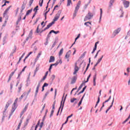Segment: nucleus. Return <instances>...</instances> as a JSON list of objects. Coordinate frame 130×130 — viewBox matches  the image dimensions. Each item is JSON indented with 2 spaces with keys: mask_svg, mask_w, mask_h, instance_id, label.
Segmentation results:
<instances>
[{
  "mask_svg": "<svg viewBox=\"0 0 130 130\" xmlns=\"http://www.w3.org/2000/svg\"><path fill=\"white\" fill-rule=\"evenodd\" d=\"M22 73H23L22 71L20 72V73L18 74V76L17 78V79H20V77H21V75H22Z\"/></svg>",
  "mask_w": 130,
  "mask_h": 130,
  "instance_id": "46",
  "label": "nucleus"
},
{
  "mask_svg": "<svg viewBox=\"0 0 130 130\" xmlns=\"http://www.w3.org/2000/svg\"><path fill=\"white\" fill-rule=\"evenodd\" d=\"M100 102V96H98V101L96 103L94 108H96L97 107V106H98V104H99Z\"/></svg>",
  "mask_w": 130,
  "mask_h": 130,
  "instance_id": "16",
  "label": "nucleus"
},
{
  "mask_svg": "<svg viewBox=\"0 0 130 130\" xmlns=\"http://www.w3.org/2000/svg\"><path fill=\"white\" fill-rule=\"evenodd\" d=\"M46 30H47V28H46V27L44 29H42V30L40 31V34L43 33V32H44V31H46Z\"/></svg>",
  "mask_w": 130,
  "mask_h": 130,
  "instance_id": "53",
  "label": "nucleus"
},
{
  "mask_svg": "<svg viewBox=\"0 0 130 130\" xmlns=\"http://www.w3.org/2000/svg\"><path fill=\"white\" fill-rule=\"evenodd\" d=\"M89 24L90 25H92V23L89 21H87V22L84 23V25L85 26H86L87 27H89Z\"/></svg>",
  "mask_w": 130,
  "mask_h": 130,
  "instance_id": "27",
  "label": "nucleus"
},
{
  "mask_svg": "<svg viewBox=\"0 0 130 130\" xmlns=\"http://www.w3.org/2000/svg\"><path fill=\"white\" fill-rule=\"evenodd\" d=\"M55 79V75H52L51 77V80L52 82H53V80Z\"/></svg>",
  "mask_w": 130,
  "mask_h": 130,
  "instance_id": "33",
  "label": "nucleus"
},
{
  "mask_svg": "<svg viewBox=\"0 0 130 130\" xmlns=\"http://www.w3.org/2000/svg\"><path fill=\"white\" fill-rule=\"evenodd\" d=\"M77 76H73V77L72 78L71 84H75V83H76V82L77 81Z\"/></svg>",
  "mask_w": 130,
  "mask_h": 130,
  "instance_id": "8",
  "label": "nucleus"
},
{
  "mask_svg": "<svg viewBox=\"0 0 130 130\" xmlns=\"http://www.w3.org/2000/svg\"><path fill=\"white\" fill-rule=\"evenodd\" d=\"M40 86H41V82H39L38 85L36 89L35 97L37 96V94H38V91H39V87H40Z\"/></svg>",
  "mask_w": 130,
  "mask_h": 130,
  "instance_id": "7",
  "label": "nucleus"
},
{
  "mask_svg": "<svg viewBox=\"0 0 130 130\" xmlns=\"http://www.w3.org/2000/svg\"><path fill=\"white\" fill-rule=\"evenodd\" d=\"M63 53V48H61L59 52V56H61Z\"/></svg>",
  "mask_w": 130,
  "mask_h": 130,
  "instance_id": "17",
  "label": "nucleus"
},
{
  "mask_svg": "<svg viewBox=\"0 0 130 130\" xmlns=\"http://www.w3.org/2000/svg\"><path fill=\"white\" fill-rule=\"evenodd\" d=\"M47 75H48V71H47L46 73H45V74L44 75V76L42 78V80H45V79H46L47 77Z\"/></svg>",
  "mask_w": 130,
  "mask_h": 130,
  "instance_id": "22",
  "label": "nucleus"
},
{
  "mask_svg": "<svg viewBox=\"0 0 130 130\" xmlns=\"http://www.w3.org/2000/svg\"><path fill=\"white\" fill-rule=\"evenodd\" d=\"M87 88V86H84L83 88V89H82V90H81V91H82V92H85V90H86V88Z\"/></svg>",
  "mask_w": 130,
  "mask_h": 130,
  "instance_id": "57",
  "label": "nucleus"
},
{
  "mask_svg": "<svg viewBox=\"0 0 130 130\" xmlns=\"http://www.w3.org/2000/svg\"><path fill=\"white\" fill-rule=\"evenodd\" d=\"M8 11H6V10H5V11H4V14H3L4 17H5V16H6V15H7V14L8 13Z\"/></svg>",
  "mask_w": 130,
  "mask_h": 130,
  "instance_id": "59",
  "label": "nucleus"
},
{
  "mask_svg": "<svg viewBox=\"0 0 130 130\" xmlns=\"http://www.w3.org/2000/svg\"><path fill=\"white\" fill-rule=\"evenodd\" d=\"M38 8H39V6H37L34 9V11H38V10H39V9H38Z\"/></svg>",
  "mask_w": 130,
  "mask_h": 130,
  "instance_id": "45",
  "label": "nucleus"
},
{
  "mask_svg": "<svg viewBox=\"0 0 130 130\" xmlns=\"http://www.w3.org/2000/svg\"><path fill=\"white\" fill-rule=\"evenodd\" d=\"M51 33H54V34H58L59 33V30L58 31H55L54 30H51Z\"/></svg>",
  "mask_w": 130,
  "mask_h": 130,
  "instance_id": "26",
  "label": "nucleus"
},
{
  "mask_svg": "<svg viewBox=\"0 0 130 130\" xmlns=\"http://www.w3.org/2000/svg\"><path fill=\"white\" fill-rule=\"evenodd\" d=\"M40 2H41L40 3ZM43 5V1H41V0H40V3H39L40 7H42Z\"/></svg>",
  "mask_w": 130,
  "mask_h": 130,
  "instance_id": "47",
  "label": "nucleus"
},
{
  "mask_svg": "<svg viewBox=\"0 0 130 130\" xmlns=\"http://www.w3.org/2000/svg\"><path fill=\"white\" fill-rule=\"evenodd\" d=\"M56 93H57V89H55V95H54V99L56 97Z\"/></svg>",
  "mask_w": 130,
  "mask_h": 130,
  "instance_id": "61",
  "label": "nucleus"
},
{
  "mask_svg": "<svg viewBox=\"0 0 130 130\" xmlns=\"http://www.w3.org/2000/svg\"><path fill=\"white\" fill-rule=\"evenodd\" d=\"M53 113H54V110H52L51 111V114L50 115V118L52 117L53 115Z\"/></svg>",
  "mask_w": 130,
  "mask_h": 130,
  "instance_id": "32",
  "label": "nucleus"
},
{
  "mask_svg": "<svg viewBox=\"0 0 130 130\" xmlns=\"http://www.w3.org/2000/svg\"><path fill=\"white\" fill-rule=\"evenodd\" d=\"M56 62H58V64L59 63H60V64H61L62 63V61H61V59H60V60L57 61Z\"/></svg>",
  "mask_w": 130,
  "mask_h": 130,
  "instance_id": "51",
  "label": "nucleus"
},
{
  "mask_svg": "<svg viewBox=\"0 0 130 130\" xmlns=\"http://www.w3.org/2000/svg\"><path fill=\"white\" fill-rule=\"evenodd\" d=\"M48 94H49V91L47 92L45 94V95L44 96L43 100H44V99H45V98H46V96H47V95H48Z\"/></svg>",
  "mask_w": 130,
  "mask_h": 130,
  "instance_id": "38",
  "label": "nucleus"
},
{
  "mask_svg": "<svg viewBox=\"0 0 130 130\" xmlns=\"http://www.w3.org/2000/svg\"><path fill=\"white\" fill-rule=\"evenodd\" d=\"M121 30V28H118L116 29H115L113 34V37H115V36H116V35H117V34H118V33H119V32H120V30Z\"/></svg>",
  "mask_w": 130,
  "mask_h": 130,
  "instance_id": "6",
  "label": "nucleus"
},
{
  "mask_svg": "<svg viewBox=\"0 0 130 130\" xmlns=\"http://www.w3.org/2000/svg\"><path fill=\"white\" fill-rule=\"evenodd\" d=\"M29 105V104H27L25 107L24 108L23 110H22V111H23V112H26L27 108H28V106Z\"/></svg>",
  "mask_w": 130,
  "mask_h": 130,
  "instance_id": "23",
  "label": "nucleus"
},
{
  "mask_svg": "<svg viewBox=\"0 0 130 130\" xmlns=\"http://www.w3.org/2000/svg\"><path fill=\"white\" fill-rule=\"evenodd\" d=\"M81 36V34H79L77 37L75 38V41H77L78 39L80 38V37Z\"/></svg>",
  "mask_w": 130,
  "mask_h": 130,
  "instance_id": "40",
  "label": "nucleus"
},
{
  "mask_svg": "<svg viewBox=\"0 0 130 130\" xmlns=\"http://www.w3.org/2000/svg\"><path fill=\"white\" fill-rule=\"evenodd\" d=\"M32 11H33V8H31L30 10H27V11L26 13V16H28L29 15H30V14H31V13H32Z\"/></svg>",
  "mask_w": 130,
  "mask_h": 130,
  "instance_id": "14",
  "label": "nucleus"
},
{
  "mask_svg": "<svg viewBox=\"0 0 130 130\" xmlns=\"http://www.w3.org/2000/svg\"><path fill=\"white\" fill-rule=\"evenodd\" d=\"M39 19H40V18H39V17L36 19V21L35 22L34 25L37 24V22H38V21H39Z\"/></svg>",
  "mask_w": 130,
  "mask_h": 130,
  "instance_id": "49",
  "label": "nucleus"
},
{
  "mask_svg": "<svg viewBox=\"0 0 130 130\" xmlns=\"http://www.w3.org/2000/svg\"><path fill=\"white\" fill-rule=\"evenodd\" d=\"M16 50H17V47H16V46H15V49L13 50L12 52H13V53H15V52H16Z\"/></svg>",
  "mask_w": 130,
  "mask_h": 130,
  "instance_id": "63",
  "label": "nucleus"
},
{
  "mask_svg": "<svg viewBox=\"0 0 130 130\" xmlns=\"http://www.w3.org/2000/svg\"><path fill=\"white\" fill-rule=\"evenodd\" d=\"M76 100H77V99L74 98L71 99L70 102H71V103H74L75 102V101H76Z\"/></svg>",
  "mask_w": 130,
  "mask_h": 130,
  "instance_id": "31",
  "label": "nucleus"
},
{
  "mask_svg": "<svg viewBox=\"0 0 130 130\" xmlns=\"http://www.w3.org/2000/svg\"><path fill=\"white\" fill-rule=\"evenodd\" d=\"M32 34H33V30H31L29 35H28V37H31V36H32Z\"/></svg>",
  "mask_w": 130,
  "mask_h": 130,
  "instance_id": "39",
  "label": "nucleus"
},
{
  "mask_svg": "<svg viewBox=\"0 0 130 130\" xmlns=\"http://www.w3.org/2000/svg\"><path fill=\"white\" fill-rule=\"evenodd\" d=\"M114 1L115 0H110L109 5L110 7H111L112 6H113V3H114Z\"/></svg>",
  "mask_w": 130,
  "mask_h": 130,
  "instance_id": "24",
  "label": "nucleus"
},
{
  "mask_svg": "<svg viewBox=\"0 0 130 130\" xmlns=\"http://www.w3.org/2000/svg\"><path fill=\"white\" fill-rule=\"evenodd\" d=\"M55 60V58L53 56H51L50 57V59L49 60V62H53Z\"/></svg>",
  "mask_w": 130,
  "mask_h": 130,
  "instance_id": "11",
  "label": "nucleus"
},
{
  "mask_svg": "<svg viewBox=\"0 0 130 130\" xmlns=\"http://www.w3.org/2000/svg\"><path fill=\"white\" fill-rule=\"evenodd\" d=\"M56 45V41H55L52 46L51 49H52V48H53V47H54V46H55Z\"/></svg>",
  "mask_w": 130,
  "mask_h": 130,
  "instance_id": "44",
  "label": "nucleus"
},
{
  "mask_svg": "<svg viewBox=\"0 0 130 130\" xmlns=\"http://www.w3.org/2000/svg\"><path fill=\"white\" fill-rule=\"evenodd\" d=\"M72 53V51L71 50H69L66 54L65 57L66 58H69L70 57V55H71V54Z\"/></svg>",
  "mask_w": 130,
  "mask_h": 130,
  "instance_id": "10",
  "label": "nucleus"
},
{
  "mask_svg": "<svg viewBox=\"0 0 130 130\" xmlns=\"http://www.w3.org/2000/svg\"><path fill=\"white\" fill-rule=\"evenodd\" d=\"M64 94H66V93L64 92L63 94V96L62 97V100L60 102V107H59L57 113L56 114L57 116H58V115L59 114V111H60V114H59V115H60V114H61V112H62V110H63V107L64 106V103L66 102V99H67V96H68V94H66L65 96V98L64 99V100H63V97H64ZM62 102H63V103H62ZM60 109H61V110H60Z\"/></svg>",
  "mask_w": 130,
  "mask_h": 130,
  "instance_id": "1",
  "label": "nucleus"
},
{
  "mask_svg": "<svg viewBox=\"0 0 130 130\" xmlns=\"http://www.w3.org/2000/svg\"><path fill=\"white\" fill-rule=\"evenodd\" d=\"M86 53H87V51H85L80 57V58H84V57H85V56L86 55Z\"/></svg>",
  "mask_w": 130,
  "mask_h": 130,
  "instance_id": "25",
  "label": "nucleus"
},
{
  "mask_svg": "<svg viewBox=\"0 0 130 130\" xmlns=\"http://www.w3.org/2000/svg\"><path fill=\"white\" fill-rule=\"evenodd\" d=\"M51 34H52V33L51 32V30H50V32H49V34L47 35L46 39H49V38H50Z\"/></svg>",
  "mask_w": 130,
  "mask_h": 130,
  "instance_id": "28",
  "label": "nucleus"
},
{
  "mask_svg": "<svg viewBox=\"0 0 130 130\" xmlns=\"http://www.w3.org/2000/svg\"><path fill=\"white\" fill-rule=\"evenodd\" d=\"M72 4V0H68L67 1V7H70Z\"/></svg>",
  "mask_w": 130,
  "mask_h": 130,
  "instance_id": "29",
  "label": "nucleus"
},
{
  "mask_svg": "<svg viewBox=\"0 0 130 130\" xmlns=\"http://www.w3.org/2000/svg\"><path fill=\"white\" fill-rule=\"evenodd\" d=\"M113 103H114V98H113V100H112V102L111 103V105L110 106L109 108L111 109V107H112V106H113Z\"/></svg>",
  "mask_w": 130,
  "mask_h": 130,
  "instance_id": "30",
  "label": "nucleus"
},
{
  "mask_svg": "<svg viewBox=\"0 0 130 130\" xmlns=\"http://www.w3.org/2000/svg\"><path fill=\"white\" fill-rule=\"evenodd\" d=\"M83 84H84V83H82V84L80 85V86L79 87V88H78L77 91H76V93H78V92L80 91V90H81V89H82V88H83Z\"/></svg>",
  "mask_w": 130,
  "mask_h": 130,
  "instance_id": "19",
  "label": "nucleus"
},
{
  "mask_svg": "<svg viewBox=\"0 0 130 130\" xmlns=\"http://www.w3.org/2000/svg\"><path fill=\"white\" fill-rule=\"evenodd\" d=\"M7 103H9V105H10V104H12V103H13V101L12 100H9L8 101V102H7Z\"/></svg>",
  "mask_w": 130,
  "mask_h": 130,
  "instance_id": "56",
  "label": "nucleus"
},
{
  "mask_svg": "<svg viewBox=\"0 0 130 130\" xmlns=\"http://www.w3.org/2000/svg\"><path fill=\"white\" fill-rule=\"evenodd\" d=\"M33 2H34V0H29V7H31V6H32V4H33Z\"/></svg>",
  "mask_w": 130,
  "mask_h": 130,
  "instance_id": "34",
  "label": "nucleus"
},
{
  "mask_svg": "<svg viewBox=\"0 0 130 130\" xmlns=\"http://www.w3.org/2000/svg\"><path fill=\"white\" fill-rule=\"evenodd\" d=\"M52 65V67H53V66H55V67H57V65L58 64V62H56L55 63H52L51 64Z\"/></svg>",
  "mask_w": 130,
  "mask_h": 130,
  "instance_id": "50",
  "label": "nucleus"
},
{
  "mask_svg": "<svg viewBox=\"0 0 130 130\" xmlns=\"http://www.w3.org/2000/svg\"><path fill=\"white\" fill-rule=\"evenodd\" d=\"M82 102H83V101H79V103H78V106H81V105H82Z\"/></svg>",
  "mask_w": 130,
  "mask_h": 130,
  "instance_id": "62",
  "label": "nucleus"
},
{
  "mask_svg": "<svg viewBox=\"0 0 130 130\" xmlns=\"http://www.w3.org/2000/svg\"><path fill=\"white\" fill-rule=\"evenodd\" d=\"M11 8H12V5L10 6L7 9H6V11H7V12H9V11H10V9H11Z\"/></svg>",
  "mask_w": 130,
  "mask_h": 130,
  "instance_id": "60",
  "label": "nucleus"
},
{
  "mask_svg": "<svg viewBox=\"0 0 130 130\" xmlns=\"http://www.w3.org/2000/svg\"><path fill=\"white\" fill-rule=\"evenodd\" d=\"M96 75L95 74L93 76V86H96Z\"/></svg>",
  "mask_w": 130,
  "mask_h": 130,
  "instance_id": "18",
  "label": "nucleus"
},
{
  "mask_svg": "<svg viewBox=\"0 0 130 130\" xmlns=\"http://www.w3.org/2000/svg\"><path fill=\"white\" fill-rule=\"evenodd\" d=\"M77 70V72L79 71V67L77 66V63H76L75 67V71Z\"/></svg>",
  "mask_w": 130,
  "mask_h": 130,
  "instance_id": "42",
  "label": "nucleus"
},
{
  "mask_svg": "<svg viewBox=\"0 0 130 130\" xmlns=\"http://www.w3.org/2000/svg\"><path fill=\"white\" fill-rule=\"evenodd\" d=\"M7 115V111H3V116H4V117H7V116H6Z\"/></svg>",
  "mask_w": 130,
  "mask_h": 130,
  "instance_id": "52",
  "label": "nucleus"
},
{
  "mask_svg": "<svg viewBox=\"0 0 130 130\" xmlns=\"http://www.w3.org/2000/svg\"><path fill=\"white\" fill-rule=\"evenodd\" d=\"M17 106H14L13 105H12V109L11 110V114H13V113L15 112V110L17 109Z\"/></svg>",
  "mask_w": 130,
  "mask_h": 130,
  "instance_id": "9",
  "label": "nucleus"
},
{
  "mask_svg": "<svg viewBox=\"0 0 130 130\" xmlns=\"http://www.w3.org/2000/svg\"><path fill=\"white\" fill-rule=\"evenodd\" d=\"M39 67H40V66L39 64L37 65L36 70H35L34 77L36 75V73H37V72H38V71H39Z\"/></svg>",
  "mask_w": 130,
  "mask_h": 130,
  "instance_id": "12",
  "label": "nucleus"
},
{
  "mask_svg": "<svg viewBox=\"0 0 130 130\" xmlns=\"http://www.w3.org/2000/svg\"><path fill=\"white\" fill-rule=\"evenodd\" d=\"M119 12H121V13L120 18H122V17H123V14H124V12L122 11V9L120 8Z\"/></svg>",
  "mask_w": 130,
  "mask_h": 130,
  "instance_id": "20",
  "label": "nucleus"
},
{
  "mask_svg": "<svg viewBox=\"0 0 130 130\" xmlns=\"http://www.w3.org/2000/svg\"><path fill=\"white\" fill-rule=\"evenodd\" d=\"M47 86H48V83L45 82L44 83L43 86H44V87H47Z\"/></svg>",
  "mask_w": 130,
  "mask_h": 130,
  "instance_id": "54",
  "label": "nucleus"
},
{
  "mask_svg": "<svg viewBox=\"0 0 130 130\" xmlns=\"http://www.w3.org/2000/svg\"><path fill=\"white\" fill-rule=\"evenodd\" d=\"M17 102H18V98H16V100H15L14 103L13 105H14V106H17V105H16V104H17Z\"/></svg>",
  "mask_w": 130,
  "mask_h": 130,
  "instance_id": "36",
  "label": "nucleus"
},
{
  "mask_svg": "<svg viewBox=\"0 0 130 130\" xmlns=\"http://www.w3.org/2000/svg\"><path fill=\"white\" fill-rule=\"evenodd\" d=\"M52 69V65L51 64L49 68V72H51Z\"/></svg>",
  "mask_w": 130,
  "mask_h": 130,
  "instance_id": "48",
  "label": "nucleus"
},
{
  "mask_svg": "<svg viewBox=\"0 0 130 130\" xmlns=\"http://www.w3.org/2000/svg\"><path fill=\"white\" fill-rule=\"evenodd\" d=\"M25 8H26V5L22 4V5L21 6V9L22 10H25Z\"/></svg>",
  "mask_w": 130,
  "mask_h": 130,
  "instance_id": "41",
  "label": "nucleus"
},
{
  "mask_svg": "<svg viewBox=\"0 0 130 130\" xmlns=\"http://www.w3.org/2000/svg\"><path fill=\"white\" fill-rule=\"evenodd\" d=\"M8 38V37L7 36H5L4 38H3V45H5V44H6V43H7V39Z\"/></svg>",
  "mask_w": 130,
  "mask_h": 130,
  "instance_id": "13",
  "label": "nucleus"
},
{
  "mask_svg": "<svg viewBox=\"0 0 130 130\" xmlns=\"http://www.w3.org/2000/svg\"><path fill=\"white\" fill-rule=\"evenodd\" d=\"M100 22L101 21V19H102V14L103 13V11H102V9H100Z\"/></svg>",
  "mask_w": 130,
  "mask_h": 130,
  "instance_id": "21",
  "label": "nucleus"
},
{
  "mask_svg": "<svg viewBox=\"0 0 130 130\" xmlns=\"http://www.w3.org/2000/svg\"><path fill=\"white\" fill-rule=\"evenodd\" d=\"M54 22H53L52 21L49 23V24L47 25V27H46V29L48 30V29H49L50 28V27H51V26H52V25H53Z\"/></svg>",
  "mask_w": 130,
  "mask_h": 130,
  "instance_id": "15",
  "label": "nucleus"
},
{
  "mask_svg": "<svg viewBox=\"0 0 130 130\" xmlns=\"http://www.w3.org/2000/svg\"><path fill=\"white\" fill-rule=\"evenodd\" d=\"M44 124V121H42V122L41 123L40 127L41 128H42V126H43V125Z\"/></svg>",
  "mask_w": 130,
  "mask_h": 130,
  "instance_id": "43",
  "label": "nucleus"
},
{
  "mask_svg": "<svg viewBox=\"0 0 130 130\" xmlns=\"http://www.w3.org/2000/svg\"><path fill=\"white\" fill-rule=\"evenodd\" d=\"M81 3L82 2L81 1H79L78 2L73 14V19L76 17V16H77V13H78V11H79V9H80V6L81 5Z\"/></svg>",
  "mask_w": 130,
  "mask_h": 130,
  "instance_id": "2",
  "label": "nucleus"
},
{
  "mask_svg": "<svg viewBox=\"0 0 130 130\" xmlns=\"http://www.w3.org/2000/svg\"><path fill=\"white\" fill-rule=\"evenodd\" d=\"M41 55V52L39 53L37 56V58H39V57H40Z\"/></svg>",
  "mask_w": 130,
  "mask_h": 130,
  "instance_id": "64",
  "label": "nucleus"
},
{
  "mask_svg": "<svg viewBox=\"0 0 130 130\" xmlns=\"http://www.w3.org/2000/svg\"><path fill=\"white\" fill-rule=\"evenodd\" d=\"M14 74H15V71L12 72L11 73V74L10 75L9 77H10V78H12V77H13V76H14Z\"/></svg>",
  "mask_w": 130,
  "mask_h": 130,
  "instance_id": "55",
  "label": "nucleus"
},
{
  "mask_svg": "<svg viewBox=\"0 0 130 130\" xmlns=\"http://www.w3.org/2000/svg\"><path fill=\"white\" fill-rule=\"evenodd\" d=\"M93 17V14L89 12L87 15L85 17L84 21L86 22V21H88V20H90Z\"/></svg>",
  "mask_w": 130,
  "mask_h": 130,
  "instance_id": "4",
  "label": "nucleus"
},
{
  "mask_svg": "<svg viewBox=\"0 0 130 130\" xmlns=\"http://www.w3.org/2000/svg\"><path fill=\"white\" fill-rule=\"evenodd\" d=\"M101 60H102V58H100L98 59L97 63H100V62H101Z\"/></svg>",
  "mask_w": 130,
  "mask_h": 130,
  "instance_id": "58",
  "label": "nucleus"
},
{
  "mask_svg": "<svg viewBox=\"0 0 130 130\" xmlns=\"http://www.w3.org/2000/svg\"><path fill=\"white\" fill-rule=\"evenodd\" d=\"M60 14H61V10H59L58 13L56 14V16L54 17L53 20V22H54V24L59 19V17H60Z\"/></svg>",
  "mask_w": 130,
  "mask_h": 130,
  "instance_id": "3",
  "label": "nucleus"
},
{
  "mask_svg": "<svg viewBox=\"0 0 130 130\" xmlns=\"http://www.w3.org/2000/svg\"><path fill=\"white\" fill-rule=\"evenodd\" d=\"M123 1V5L125 9H127L129 7V2L126 0H122Z\"/></svg>",
  "mask_w": 130,
  "mask_h": 130,
  "instance_id": "5",
  "label": "nucleus"
},
{
  "mask_svg": "<svg viewBox=\"0 0 130 130\" xmlns=\"http://www.w3.org/2000/svg\"><path fill=\"white\" fill-rule=\"evenodd\" d=\"M39 26H40V24H39L38 26L37 27L36 32L38 34L39 33V32H40V30H39Z\"/></svg>",
  "mask_w": 130,
  "mask_h": 130,
  "instance_id": "35",
  "label": "nucleus"
},
{
  "mask_svg": "<svg viewBox=\"0 0 130 130\" xmlns=\"http://www.w3.org/2000/svg\"><path fill=\"white\" fill-rule=\"evenodd\" d=\"M49 40L48 39H46V42L44 43L45 45L46 46V45H47V44H48V43H49Z\"/></svg>",
  "mask_w": 130,
  "mask_h": 130,
  "instance_id": "37",
  "label": "nucleus"
}]
</instances>
